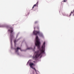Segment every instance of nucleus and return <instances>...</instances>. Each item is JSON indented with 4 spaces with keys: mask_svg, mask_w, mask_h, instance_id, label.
Listing matches in <instances>:
<instances>
[{
    "mask_svg": "<svg viewBox=\"0 0 74 74\" xmlns=\"http://www.w3.org/2000/svg\"><path fill=\"white\" fill-rule=\"evenodd\" d=\"M45 42H44L41 48L42 49H40V39H39L38 38V36H36V42L35 43V45L38 48V49H39V50L38 51H36L35 52V53H36V54L35 56H33V58L37 59L40 56V58H41V57H42V55L43 53L45 51Z\"/></svg>",
    "mask_w": 74,
    "mask_h": 74,
    "instance_id": "1",
    "label": "nucleus"
},
{
    "mask_svg": "<svg viewBox=\"0 0 74 74\" xmlns=\"http://www.w3.org/2000/svg\"><path fill=\"white\" fill-rule=\"evenodd\" d=\"M8 32H10V40L11 42H12V39H14V35L12 34V32H14L13 30V29L12 28H10V29H9L8 30Z\"/></svg>",
    "mask_w": 74,
    "mask_h": 74,
    "instance_id": "2",
    "label": "nucleus"
},
{
    "mask_svg": "<svg viewBox=\"0 0 74 74\" xmlns=\"http://www.w3.org/2000/svg\"><path fill=\"white\" fill-rule=\"evenodd\" d=\"M33 33L34 35H35V36H37V34H38L39 36L40 37H43V35L42 34L41 32H40L39 31H34L33 32Z\"/></svg>",
    "mask_w": 74,
    "mask_h": 74,
    "instance_id": "3",
    "label": "nucleus"
},
{
    "mask_svg": "<svg viewBox=\"0 0 74 74\" xmlns=\"http://www.w3.org/2000/svg\"><path fill=\"white\" fill-rule=\"evenodd\" d=\"M29 66L30 67H31V68H32V69H34L35 71H36V69H35V68L33 67V66H34V64L33 63H29Z\"/></svg>",
    "mask_w": 74,
    "mask_h": 74,
    "instance_id": "4",
    "label": "nucleus"
},
{
    "mask_svg": "<svg viewBox=\"0 0 74 74\" xmlns=\"http://www.w3.org/2000/svg\"><path fill=\"white\" fill-rule=\"evenodd\" d=\"M21 49L20 48H19L18 47H17V48L15 49V51L16 52H17L18 51V49H20L21 50Z\"/></svg>",
    "mask_w": 74,
    "mask_h": 74,
    "instance_id": "5",
    "label": "nucleus"
},
{
    "mask_svg": "<svg viewBox=\"0 0 74 74\" xmlns=\"http://www.w3.org/2000/svg\"><path fill=\"white\" fill-rule=\"evenodd\" d=\"M38 1L36 4H35L34 5V6L32 7V8H34V7H36V6L38 5Z\"/></svg>",
    "mask_w": 74,
    "mask_h": 74,
    "instance_id": "6",
    "label": "nucleus"
},
{
    "mask_svg": "<svg viewBox=\"0 0 74 74\" xmlns=\"http://www.w3.org/2000/svg\"><path fill=\"white\" fill-rule=\"evenodd\" d=\"M74 10L73 11V12H71V13L70 14V15H69V16H71V14H73V13H74Z\"/></svg>",
    "mask_w": 74,
    "mask_h": 74,
    "instance_id": "7",
    "label": "nucleus"
},
{
    "mask_svg": "<svg viewBox=\"0 0 74 74\" xmlns=\"http://www.w3.org/2000/svg\"><path fill=\"white\" fill-rule=\"evenodd\" d=\"M16 40H15L14 41V44H16Z\"/></svg>",
    "mask_w": 74,
    "mask_h": 74,
    "instance_id": "8",
    "label": "nucleus"
},
{
    "mask_svg": "<svg viewBox=\"0 0 74 74\" xmlns=\"http://www.w3.org/2000/svg\"><path fill=\"white\" fill-rule=\"evenodd\" d=\"M38 23V22L36 21L35 22V24H36V23Z\"/></svg>",
    "mask_w": 74,
    "mask_h": 74,
    "instance_id": "9",
    "label": "nucleus"
},
{
    "mask_svg": "<svg viewBox=\"0 0 74 74\" xmlns=\"http://www.w3.org/2000/svg\"><path fill=\"white\" fill-rule=\"evenodd\" d=\"M4 27V26L3 25H0V27Z\"/></svg>",
    "mask_w": 74,
    "mask_h": 74,
    "instance_id": "10",
    "label": "nucleus"
},
{
    "mask_svg": "<svg viewBox=\"0 0 74 74\" xmlns=\"http://www.w3.org/2000/svg\"><path fill=\"white\" fill-rule=\"evenodd\" d=\"M32 49V48H28V49Z\"/></svg>",
    "mask_w": 74,
    "mask_h": 74,
    "instance_id": "11",
    "label": "nucleus"
},
{
    "mask_svg": "<svg viewBox=\"0 0 74 74\" xmlns=\"http://www.w3.org/2000/svg\"><path fill=\"white\" fill-rule=\"evenodd\" d=\"M63 1H64V2H66V1H65V0H64V1H62L63 2Z\"/></svg>",
    "mask_w": 74,
    "mask_h": 74,
    "instance_id": "12",
    "label": "nucleus"
},
{
    "mask_svg": "<svg viewBox=\"0 0 74 74\" xmlns=\"http://www.w3.org/2000/svg\"><path fill=\"white\" fill-rule=\"evenodd\" d=\"M28 63V62H27V64Z\"/></svg>",
    "mask_w": 74,
    "mask_h": 74,
    "instance_id": "13",
    "label": "nucleus"
},
{
    "mask_svg": "<svg viewBox=\"0 0 74 74\" xmlns=\"http://www.w3.org/2000/svg\"><path fill=\"white\" fill-rule=\"evenodd\" d=\"M29 61H28V62H29Z\"/></svg>",
    "mask_w": 74,
    "mask_h": 74,
    "instance_id": "14",
    "label": "nucleus"
}]
</instances>
